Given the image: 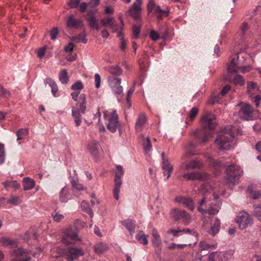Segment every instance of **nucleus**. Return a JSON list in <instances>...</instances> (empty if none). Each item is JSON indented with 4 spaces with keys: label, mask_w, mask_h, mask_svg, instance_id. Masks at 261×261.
Returning a JSON list of instances; mask_svg holds the SVG:
<instances>
[{
    "label": "nucleus",
    "mask_w": 261,
    "mask_h": 261,
    "mask_svg": "<svg viewBox=\"0 0 261 261\" xmlns=\"http://www.w3.org/2000/svg\"><path fill=\"white\" fill-rule=\"evenodd\" d=\"M233 130H226L219 134L215 140V144L219 150H228L235 144Z\"/></svg>",
    "instance_id": "nucleus-1"
},
{
    "label": "nucleus",
    "mask_w": 261,
    "mask_h": 261,
    "mask_svg": "<svg viewBox=\"0 0 261 261\" xmlns=\"http://www.w3.org/2000/svg\"><path fill=\"white\" fill-rule=\"evenodd\" d=\"M243 171L239 166L233 164L226 168V176L224 181L229 188H232L239 179L243 175Z\"/></svg>",
    "instance_id": "nucleus-2"
},
{
    "label": "nucleus",
    "mask_w": 261,
    "mask_h": 261,
    "mask_svg": "<svg viewBox=\"0 0 261 261\" xmlns=\"http://www.w3.org/2000/svg\"><path fill=\"white\" fill-rule=\"evenodd\" d=\"M215 120V116L211 113L205 114L201 118V123L204 132V136L202 139V142H206L209 138L212 137V132H207V130H211L215 128L216 124Z\"/></svg>",
    "instance_id": "nucleus-3"
},
{
    "label": "nucleus",
    "mask_w": 261,
    "mask_h": 261,
    "mask_svg": "<svg viewBox=\"0 0 261 261\" xmlns=\"http://www.w3.org/2000/svg\"><path fill=\"white\" fill-rule=\"evenodd\" d=\"M103 116L105 120H108V129L112 133H115L119 127V123L118 121V115L116 114V110H113L112 112L105 111L103 112Z\"/></svg>",
    "instance_id": "nucleus-4"
},
{
    "label": "nucleus",
    "mask_w": 261,
    "mask_h": 261,
    "mask_svg": "<svg viewBox=\"0 0 261 261\" xmlns=\"http://www.w3.org/2000/svg\"><path fill=\"white\" fill-rule=\"evenodd\" d=\"M247 92L249 98L255 103L256 107L259 105L261 100V91L256 83L252 82H248L247 84Z\"/></svg>",
    "instance_id": "nucleus-5"
},
{
    "label": "nucleus",
    "mask_w": 261,
    "mask_h": 261,
    "mask_svg": "<svg viewBox=\"0 0 261 261\" xmlns=\"http://www.w3.org/2000/svg\"><path fill=\"white\" fill-rule=\"evenodd\" d=\"M107 81L109 87L116 97H119L122 94L123 88L121 85V78L118 76H109Z\"/></svg>",
    "instance_id": "nucleus-6"
},
{
    "label": "nucleus",
    "mask_w": 261,
    "mask_h": 261,
    "mask_svg": "<svg viewBox=\"0 0 261 261\" xmlns=\"http://www.w3.org/2000/svg\"><path fill=\"white\" fill-rule=\"evenodd\" d=\"M117 171L115 173L114 179V189L113 194L115 199L118 200L119 199L120 189L122 185L121 177H122L124 171L121 165L116 166Z\"/></svg>",
    "instance_id": "nucleus-7"
},
{
    "label": "nucleus",
    "mask_w": 261,
    "mask_h": 261,
    "mask_svg": "<svg viewBox=\"0 0 261 261\" xmlns=\"http://www.w3.org/2000/svg\"><path fill=\"white\" fill-rule=\"evenodd\" d=\"M64 254L67 261H74L79 257L84 256L85 252L82 248L73 246L68 248Z\"/></svg>",
    "instance_id": "nucleus-8"
},
{
    "label": "nucleus",
    "mask_w": 261,
    "mask_h": 261,
    "mask_svg": "<svg viewBox=\"0 0 261 261\" xmlns=\"http://www.w3.org/2000/svg\"><path fill=\"white\" fill-rule=\"evenodd\" d=\"M170 215L175 221H182L185 223H189L191 218L185 211L178 208L172 209Z\"/></svg>",
    "instance_id": "nucleus-9"
},
{
    "label": "nucleus",
    "mask_w": 261,
    "mask_h": 261,
    "mask_svg": "<svg viewBox=\"0 0 261 261\" xmlns=\"http://www.w3.org/2000/svg\"><path fill=\"white\" fill-rule=\"evenodd\" d=\"M80 240L77 234L71 229H67L63 232L62 242L66 246L74 244Z\"/></svg>",
    "instance_id": "nucleus-10"
},
{
    "label": "nucleus",
    "mask_w": 261,
    "mask_h": 261,
    "mask_svg": "<svg viewBox=\"0 0 261 261\" xmlns=\"http://www.w3.org/2000/svg\"><path fill=\"white\" fill-rule=\"evenodd\" d=\"M236 222L239 228L243 230L252 223V219L248 213L243 211L240 212L237 216Z\"/></svg>",
    "instance_id": "nucleus-11"
},
{
    "label": "nucleus",
    "mask_w": 261,
    "mask_h": 261,
    "mask_svg": "<svg viewBox=\"0 0 261 261\" xmlns=\"http://www.w3.org/2000/svg\"><path fill=\"white\" fill-rule=\"evenodd\" d=\"M131 7L128 9L129 15L135 19H139L140 18L142 9V1L135 0Z\"/></svg>",
    "instance_id": "nucleus-12"
},
{
    "label": "nucleus",
    "mask_w": 261,
    "mask_h": 261,
    "mask_svg": "<svg viewBox=\"0 0 261 261\" xmlns=\"http://www.w3.org/2000/svg\"><path fill=\"white\" fill-rule=\"evenodd\" d=\"M28 253V251L22 248L15 249L12 252L11 261H28L29 259L27 257Z\"/></svg>",
    "instance_id": "nucleus-13"
},
{
    "label": "nucleus",
    "mask_w": 261,
    "mask_h": 261,
    "mask_svg": "<svg viewBox=\"0 0 261 261\" xmlns=\"http://www.w3.org/2000/svg\"><path fill=\"white\" fill-rule=\"evenodd\" d=\"M175 201L179 204H182L190 211L195 209V204L192 199L190 197L179 196L175 198Z\"/></svg>",
    "instance_id": "nucleus-14"
},
{
    "label": "nucleus",
    "mask_w": 261,
    "mask_h": 261,
    "mask_svg": "<svg viewBox=\"0 0 261 261\" xmlns=\"http://www.w3.org/2000/svg\"><path fill=\"white\" fill-rule=\"evenodd\" d=\"M198 210L202 214H208L211 215H215L218 214L221 208V203L218 202L217 203H211L210 206L208 209L203 208L202 207L198 206Z\"/></svg>",
    "instance_id": "nucleus-15"
},
{
    "label": "nucleus",
    "mask_w": 261,
    "mask_h": 261,
    "mask_svg": "<svg viewBox=\"0 0 261 261\" xmlns=\"http://www.w3.org/2000/svg\"><path fill=\"white\" fill-rule=\"evenodd\" d=\"M183 177L187 180H206L208 178V175L206 173L198 172L186 173L183 175Z\"/></svg>",
    "instance_id": "nucleus-16"
},
{
    "label": "nucleus",
    "mask_w": 261,
    "mask_h": 261,
    "mask_svg": "<svg viewBox=\"0 0 261 261\" xmlns=\"http://www.w3.org/2000/svg\"><path fill=\"white\" fill-rule=\"evenodd\" d=\"M253 110L250 105L244 103L241 109L238 112V115L243 119L249 120L252 119Z\"/></svg>",
    "instance_id": "nucleus-17"
},
{
    "label": "nucleus",
    "mask_w": 261,
    "mask_h": 261,
    "mask_svg": "<svg viewBox=\"0 0 261 261\" xmlns=\"http://www.w3.org/2000/svg\"><path fill=\"white\" fill-rule=\"evenodd\" d=\"M84 25L82 20L76 19L73 15H70L67 20L66 26L69 28L77 29L82 28Z\"/></svg>",
    "instance_id": "nucleus-18"
},
{
    "label": "nucleus",
    "mask_w": 261,
    "mask_h": 261,
    "mask_svg": "<svg viewBox=\"0 0 261 261\" xmlns=\"http://www.w3.org/2000/svg\"><path fill=\"white\" fill-rule=\"evenodd\" d=\"M87 149L94 156L97 155L102 151L99 142L96 140L90 142L87 145Z\"/></svg>",
    "instance_id": "nucleus-19"
},
{
    "label": "nucleus",
    "mask_w": 261,
    "mask_h": 261,
    "mask_svg": "<svg viewBox=\"0 0 261 261\" xmlns=\"http://www.w3.org/2000/svg\"><path fill=\"white\" fill-rule=\"evenodd\" d=\"M162 155L163 157L162 169L163 170V174L164 176H166V179H168L172 173L173 169L172 165L170 163L168 159L164 158V154L163 153Z\"/></svg>",
    "instance_id": "nucleus-20"
},
{
    "label": "nucleus",
    "mask_w": 261,
    "mask_h": 261,
    "mask_svg": "<svg viewBox=\"0 0 261 261\" xmlns=\"http://www.w3.org/2000/svg\"><path fill=\"white\" fill-rule=\"evenodd\" d=\"M207 161L208 162V165L214 173L216 175H218L221 169H222L223 165L221 162H215V160L211 157L207 158Z\"/></svg>",
    "instance_id": "nucleus-21"
},
{
    "label": "nucleus",
    "mask_w": 261,
    "mask_h": 261,
    "mask_svg": "<svg viewBox=\"0 0 261 261\" xmlns=\"http://www.w3.org/2000/svg\"><path fill=\"white\" fill-rule=\"evenodd\" d=\"M76 102V106L78 107L77 111L80 112L82 114H84L86 109V95L83 93L81 94Z\"/></svg>",
    "instance_id": "nucleus-22"
},
{
    "label": "nucleus",
    "mask_w": 261,
    "mask_h": 261,
    "mask_svg": "<svg viewBox=\"0 0 261 261\" xmlns=\"http://www.w3.org/2000/svg\"><path fill=\"white\" fill-rule=\"evenodd\" d=\"M35 184V181L29 177H25L22 180V185L24 191H28L33 189Z\"/></svg>",
    "instance_id": "nucleus-23"
},
{
    "label": "nucleus",
    "mask_w": 261,
    "mask_h": 261,
    "mask_svg": "<svg viewBox=\"0 0 261 261\" xmlns=\"http://www.w3.org/2000/svg\"><path fill=\"white\" fill-rule=\"evenodd\" d=\"M112 76H117L122 74V70L118 65L110 66L105 68Z\"/></svg>",
    "instance_id": "nucleus-24"
},
{
    "label": "nucleus",
    "mask_w": 261,
    "mask_h": 261,
    "mask_svg": "<svg viewBox=\"0 0 261 261\" xmlns=\"http://www.w3.org/2000/svg\"><path fill=\"white\" fill-rule=\"evenodd\" d=\"M146 122V117L144 114L139 115L136 123V129L137 131H141Z\"/></svg>",
    "instance_id": "nucleus-25"
},
{
    "label": "nucleus",
    "mask_w": 261,
    "mask_h": 261,
    "mask_svg": "<svg viewBox=\"0 0 261 261\" xmlns=\"http://www.w3.org/2000/svg\"><path fill=\"white\" fill-rule=\"evenodd\" d=\"M152 243L154 247H160L161 245L160 236L156 229H153L152 232Z\"/></svg>",
    "instance_id": "nucleus-26"
},
{
    "label": "nucleus",
    "mask_w": 261,
    "mask_h": 261,
    "mask_svg": "<svg viewBox=\"0 0 261 261\" xmlns=\"http://www.w3.org/2000/svg\"><path fill=\"white\" fill-rule=\"evenodd\" d=\"M121 223L127 229L130 234H132L134 232L135 224L133 220L130 219H127L122 221Z\"/></svg>",
    "instance_id": "nucleus-27"
},
{
    "label": "nucleus",
    "mask_w": 261,
    "mask_h": 261,
    "mask_svg": "<svg viewBox=\"0 0 261 261\" xmlns=\"http://www.w3.org/2000/svg\"><path fill=\"white\" fill-rule=\"evenodd\" d=\"M202 166L201 164L197 160L192 161L188 163H186L184 166L183 168L186 170L191 169H195L199 168Z\"/></svg>",
    "instance_id": "nucleus-28"
},
{
    "label": "nucleus",
    "mask_w": 261,
    "mask_h": 261,
    "mask_svg": "<svg viewBox=\"0 0 261 261\" xmlns=\"http://www.w3.org/2000/svg\"><path fill=\"white\" fill-rule=\"evenodd\" d=\"M45 84H48L49 87L51 88V92L54 96H56V93L58 90V87L54 80L51 78H47L44 81Z\"/></svg>",
    "instance_id": "nucleus-29"
},
{
    "label": "nucleus",
    "mask_w": 261,
    "mask_h": 261,
    "mask_svg": "<svg viewBox=\"0 0 261 261\" xmlns=\"http://www.w3.org/2000/svg\"><path fill=\"white\" fill-rule=\"evenodd\" d=\"M60 200L62 202H67L70 199L68 190L67 188L63 187L60 193Z\"/></svg>",
    "instance_id": "nucleus-30"
},
{
    "label": "nucleus",
    "mask_w": 261,
    "mask_h": 261,
    "mask_svg": "<svg viewBox=\"0 0 261 261\" xmlns=\"http://www.w3.org/2000/svg\"><path fill=\"white\" fill-rule=\"evenodd\" d=\"M108 249L107 245L101 242L96 244L94 246V251L97 254H102L106 252Z\"/></svg>",
    "instance_id": "nucleus-31"
},
{
    "label": "nucleus",
    "mask_w": 261,
    "mask_h": 261,
    "mask_svg": "<svg viewBox=\"0 0 261 261\" xmlns=\"http://www.w3.org/2000/svg\"><path fill=\"white\" fill-rule=\"evenodd\" d=\"M239 68V63L236 62L234 59H232L228 65L227 70L230 73H235L238 72Z\"/></svg>",
    "instance_id": "nucleus-32"
},
{
    "label": "nucleus",
    "mask_w": 261,
    "mask_h": 261,
    "mask_svg": "<svg viewBox=\"0 0 261 261\" xmlns=\"http://www.w3.org/2000/svg\"><path fill=\"white\" fill-rule=\"evenodd\" d=\"M220 227V222L218 218H215V221L213 223L211 229L209 231V233L213 236L216 235L219 231Z\"/></svg>",
    "instance_id": "nucleus-33"
},
{
    "label": "nucleus",
    "mask_w": 261,
    "mask_h": 261,
    "mask_svg": "<svg viewBox=\"0 0 261 261\" xmlns=\"http://www.w3.org/2000/svg\"><path fill=\"white\" fill-rule=\"evenodd\" d=\"M86 38V34L85 31H84L83 33L79 34L77 37H71L70 40L71 41L74 42L75 43L82 42L83 43L86 44L87 43V40Z\"/></svg>",
    "instance_id": "nucleus-34"
},
{
    "label": "nucleus",
    "mask_w": 261,
    "mask_h": 261,
    "mask_svg": "<svg viewBox=\"0 0 261 261\" xmlns=\"http://www.w3.org/2000/svg\"><path fill=\"white\" fill-rule=\"evenodd\" d=\"M2 185L5 188H12L14 190L18 189L20 184L15 180H6L2 182Z\"/></svg>",
    "instance_id": "nucleus-35"
},
{
    "label": "nucleus",
    "mask_w": 261,
    "mask_h": 261,
    "mask_svg": "<svg viewBox=\"0 0 261 261\" xmlns=\"http://www.w3.org/2000/svg\"><path fill=\"white\" fill-rule=\"evenodd\" d=\"M136 239L143 245L148 244V236L144 233L143 231H140L136 236Z\"/></svg>",
    "instance_id": "nucleus-36"
},
{
    "label": "nucleus",
    "mask_w": 261,
    "mask_h": 261,
    "mask_svg": "<svg viewBox=\"0 0 261 261\" xmlns=\"http://www.w3.org/2000/svg\"><path fill=\"white\" fill-rule=\"evenodd\" d=\"M81 112L75 110L74 108L72 109V116L74 118V122L77 126H80L82 122Z\"/></svg>",
    "instance_id": "nucleus-37"
},
{
    "label": "nucleus",
    "mask_w": 261,
    "mask_h": 261,
    "mask_svg": "<svg viewBox=\"0 0 261 261\" xmlns=\"http://www.w3.org/2000/svg\"><path fill=\"white\" fill-rule=\"evenodd\" d=\"M81 207L82 210L86 213H88L90 215L91 218L93 217V212L91 208L89 207V204L87 201H82V202L81 203Z\"/></svg>",
    "instance_id": "nucleus-38"
},
{
    "label": "nucleus",
    "mask_w": 261,
    "mask_h": 261,
    "mask_svg": "<svg viewBox=\"0 0 261 261\" xmlns=\"http://www.w3.org/2000/svg\"><path fill=\"white\" fill-rule=\"evenodd\" d=\"M59 78L62 84H66L68 82L69 77L66 69H63L61 71Z\"/></svg>",
    "instance_id": "nucleus-39"
},
{
    "label": "nucleus",
    "mask_w": 261,
    "mask_h": 261,
    "mask_svg": "<svg viewBox=\"0 0 261 261\" xmlns=\"http://www.w3.org/2000/svg\"><path fill=\"white\" fill-rule=\"evenodd\" d=\"M119 18H120V22H121V25H122L121 27H119L118 24L115 22V20H114L112 21V23H111V25L110 27V29H111L112 32H114V33L116 32H117L118 31H121L122 30V27L124 25L123 20V19H122V17H120Z\"/></svg>",
    "instance_id": "nucleus-40"
},
{
    "label": "nucleus",
    "mask_w": 261,
    "mask_h": 261,
    "mask_svg": "<svg viewBox=\"0 0 261 261\" xmlns=\"http://www.w3.org/2000/svg\"><path fill=\"white\" fill-rule=\"evenodd\" d=\"M220 254L222 261H227L232 257L233 252L231 250H229L220 252Z\"/></svg>",
    "instance_id": "nucleus-41"
},
{
    "label": "nucleus",
    "mask_w": 261,
    "mask_h": 261,
    "mask_svg": "<svg viewBox=\"0 0 261 261\" xmlns=\"http://www.w3.org/2000/svg\"><path fill=\"white\" fill-rule=\"evenodd\" d=\"M208 261H222L220 252H213L208 255Z\"/></svg>",
    "instance_id": "nucleus-42"
},
{
    "label": "nucleus",
    "mask_w": 261,
    "mask_h": 261,
    "mask_svg": "<svg viewBox=\"0 0 261 261\" xmlns=\"http://www.w3.org/2000/svg\"><path fill=\"white\" fill-rule=\"evenodd\" d=\"M22 202V199L18 196H11L8 200L7 203L14 205H17Z\"/></svg>",
    "instance_id": "nucleus-43"
},
{
    "label": "nucleus",
    "mask_w": 261,
    "mask_h": 261,
    "mask_svg": "<svg viewBox=\"0 0 261 261\" xmlns=\"http://www.w3.org/2000/svg\"><path fill=\"white\" fill-rule=\"evenodd\" d=\"M233 83L235 85L243 86L245 84V80L242 75L237 74L234 76L233 79Z\"/></svg>",
    "instance_id": "nucleus-44"
},
{
    "label": "nucleus",
    "mask_w": 261,
    "mask_h": 261,
    "mask_svg": "<svg viewBox=\"0 0 261 261\" xmlns=\"http://www.w3.org/2000/svg\"><path fill=\"white\" fill-rule=\"evenodd\" d=\"M143 146L144 151L146 153L150 151L152 146L149 137H147L146 139L143 141Z\"/></svg>",
    "instance_id": "nucleus-45"
},
{
    "label": "nucleus",
    "mask_w": 261,
    "mask_h": 261,
    "mask_svg": "<svg viewBox=\"0 0 261 261\" xmlns=\"http://www.w3.org/2000/svg\"><path fill=\"white\" fill-rule=\"evenodd\" d=\"M6 157V152L4 144L0 143V164L5 162Z\"/></svg>",
    "instance_id": "nucleus-46"
},
{
    "label": "nucleus",
    "mask_w": 261,
    "mask_h": 261,
    "mask_svg": "<svg viewBox=\"0 0 261 261\" xmlns=\"http://www.w3.org/2000/svg\"><path fill=\"white\" fill-rule=\"evenodd\" d=\"M71 182L72 188L76 191L84 190L85 189L84 186L79 183L77 180L72 179Z\"/></svg>",
    "instance_id": "nucleus-47"
},
{
    "label": "nucleus",
    "mask_w": 261,
    "mask_h": 261,
    "mask_svg": "<svg viewBox=\"0 0 261 261\" xmlns=\"http://www.w3.org/2000/svg\"><path fill=\"white\" fill-rule=\"evenodd\" d=\"M97 11L96 9L90 10L88 12L87 15L86 16V19L87 21L96 19L95 14Z\"/></svg>",
    "instance_id": "nucleus-48"
},
{
    "label": "nucleus",
    "mask_w": 261,
    "mask_h": 261,
    "mask_svg": "<svg viewBox=\"0 0 261 261\" xmlns=\"http://www.w3.org/2000/svg\"><path fill=\"white\" fill-rule=\"evenodd\" d=\"M254 214L257 219L261 221V205H254Z\"/></svg>",
    "instance_id": "nucleus-49"
},
{
    "label": "nucleus",
    "mask_w": 261,
    "mask_h": 261,
    "mask_svg": "<svg viewBox=\"0 0 261 261\" xmlns=\"http://www.w3.org/2000/svg\"><path fill=\"white\" fill-rule=\"evenodd\" d=\"M84 88V85L81 81L75 82L71 87L72 90H81Z\"/></svg>",
    "instance_id": "nucleus-50"
},
{
    "label": "nucleus",
    "mask_w": 261,
    "mask_h": 261,
    "mask_svg": "<svg viewBox=\"0 0 261 261\" xmlns=\"http://www.w3.org/2000/svg\"><path fill=\"white\" fill-rule=\"evenodd\" d=\"M141 30L140 25H134L133 27V32L134 38L137 39L139 37Z\"/></svg>",
    "instance_id": "nucleus-51"
},
{
    "label": "nucleus",
    "mask_w": 261,
    "mask_h": 261,
    "mask_svg": "<svg viewBox=\"0 0 261 261\" xmlns=\"http://www.w3.org/2000/svg\"><path fill=\"white\" fill-rule=\"evenodd\" d=\"M59 35V30L57 27H54L50 31V39L52 40H55L57 38V36Z\"/></svg>",
    "instance_id": "nucleus-52"
},
{
    "label": "nucleus",
    "mask_w": 261,
    "mask_h": 261,
    "mask_svg": "<svg viewBox=\"0 0 261 261\" xmlns=\"http://www.w3.org/2000/svg\"><path fill=\"white\" fill-rule=\"evenodd\" d=\"M88 22L89 23V25L91 29L99 31V28L98 25V21L96 19L90 20Z\"/></svg>",
    "instance_id": "nucleus-53"
},
{
    "label": "nucleus",
    "mask_w": 261,
    "mask_h": 261,
    "mask_svg": "<svg viewBox=\"0 0 261 261\" xmlns=\"http://www.w3.org/2000/svg\"><path fill=\"white\" fill-rule=\"evenodd\" d=\"M114 19L113 17L103 18L101 20V23L103 27H107L108 25L110 27L111 23H112Z\"/></svg>",
    "instance_id": "nucleus-54"
},
{
    "label": "nucleus",
    "mask_w": 261,
    "mask_h": 261,
    "mask_svg": "<svg viewBox=\"0 0 261 261\" xmlns=\"http://www.w3.org/2000/svg\"><path fill=\"white\" fill-rule=\"evenodd\" d=\"M250 194L252 199H257L261 197V191L259 190L251 189L250 190Z\"/></svg>",
    "instance_id": "nucleus-55"
},
{
    "label": "nucleus",
    "mask_w": 261,
    "mask_h": 261,
    "mask_svg": "<svg viewBox=\"0 0 261 261\" xmlns=\"http://www.w3.org/2000/svg\"><path fill=\"white\" fill-rule=\"evenodd\" d=\"M52 217L54 221L59 222L64 219V216L63 215L59 213L58 212L56 213L55 214H52Z\"/></svg>",
    "instance_id": "nucleus-56"
},
{
    "label": "nucleus",
    "mask_w": 261,
    "mask_h": 261,
    "mask_svg": "<svg viewBox=\"0 0 261 261\" xmlns=\"http://www.w3.org/2000/svg\"><path fill=\"white\" fill-rule=\"evenodd\" d=\"M153 10H154V13H156V14H158L159 13H165L166 15H168V14L169 13V10H163L161 9V7L159 6H158V5L155 6V8H154Z\"/></svg>",
    "instance_id": "nucleus-57"
},
{
    "label": "nucleus",
    "mask_w": 261,
    "mask_h": 261,
    "mask_svg": "<svg viewBox=\"0 0 261 261\" xmlns=\"http://www.w3.org/2000/svg\"><path fill=\"white\" fill-rule=\"evenodd\" d=\"M150 37L151 39L153 41H156L159 39L160 35L159 34L154 30H151L150 33Z\"/></svg>",
    "instance_id": "nucleus-58"
},
{
    "label": "nucleus",
    "mask_w": 261,
    "mask_h": 261,
    "mask_svg": "<svg viewBox=\"0 0 261 261\" xmlns=\"http://www.w3.org/2000/svg\"><path fill=\"white\" fill-rule=\"evenodd\" d=\"M155 4L154 3V0H149V2L147 4V11L148 13L151 12L153 11L154 8H155Z\"/></svg>",
    "instance_id": "nucleus-59"
},
{
    "label": "nucleus",
    "mask_w": 261,
    "mask_h": 261,
    "mask_svg": "<svg viewBox=\"0 0 261 261\" xmlns=\"http://www.w3.org/2000/svg\"><path fill=\"white\" fill-rule=\"evenodd\" d=\"M95 87L98 89L100 86L101 77L98 73H95L94 75Z\"/></svg>",
    "instance_id": "nucleus-60"
},
{
    "label": "nucleus",
    "mask_w": 261,
    "mask_h": 261,
    "mask_svg": "<svg viewBox=\"0 0 261 261\" xmlns=\"http://www.w3.org/2000/svg\"><path fill=\"white\" fill-rule=\"evenodd\" d=\"M81 0H69L68 5L72 8H76Z\"/></svg>",
    "instance_id": "nucleus-61"
},
{
    "label": "nucleus",
    "mask_w": 261,
    "mask_h": 261,
    "mask_svg": "<svg viewBox=\"0 0 261 261\" xmlns=\"http://www.w3.org/2000/svg\"><path fill=\"white\" fill-rule=\"evenodd\" d=\"M28 133H29V132L27 129L21 128V129L18 130L16 132V134L19 135V136H22V137L23 138L24 137L27 136L28 135Z\"/></svg>",
    "instance_id": "nucleus-62"
},
{
    "label": "nucleus",
    "mask_w": 261,
    "mask_h": 261,
    "mask_svg": "<svg viewBox=\"0 0 261 261\" xmlns=\"http://www.w3.org/2000/svg\"><path fill=\"white\" fill-rule=\"evenodd\" d=\"M134 92V88H131L127 92L126 101L127 103H130L131 101V96Z\"/></svg>",
    "instance_id": "nucleus-63"
},
{
    "label": "nucleus",
    "mask_w": 261,
    "mask_h": 261,
    "mask_svg": "<svg viewBox=\"0 0 261 261\" xmlns=\"http://www.w3.org/2000/svg\"><path fill=\"white\" fill-rule=\"evenodd\" d=\"M198 110L196 108H193L190 113L189 117L191 119H193L197 115Z\"/></svg>",
    "instance_id": "nucleus-64"
}]
</instances>
